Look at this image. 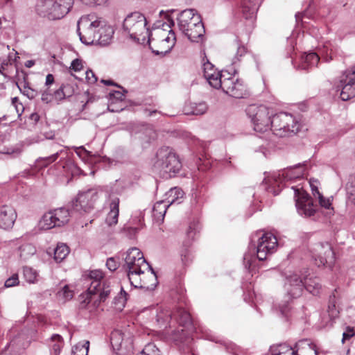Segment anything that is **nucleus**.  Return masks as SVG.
I'll return each instance as SVG.
<instances>
[{
    "label": "nucleus",
    "mask_w": 355,
    "mask_h": 355,
    "mask_svg": "<svg viewBox=\"0 0 355 355\" xmlns=\"http://www.w3.org/2000/svg\"><path fill=\"white\" fill-rule=\"evenodd\" d=\"M87 279L89 286L87 292L82 293L80 297V304L82 309L87 308L93 302V306L96 308L101 302H105L112 291L111 282L105 278L104 273L101 270H90Z\"/></svg>",
    "instance_id": "1"
},
{
    "label": "nucleus",
    "mask_w": 355,
    "mask_h": 355,
    "mask_svg": "<svg viewBox=\"0 0 355 355\" xmlns=\"http://www.w3.org/2000/svg\"><path fill=\"white\" fill-rule=\"evenodd\" d=\"M182 163L169 147H162L156 153L153 169L162 178L168 179L175 176L181 169Z\"/></svg>",
    "instance_id": "2"
},
{
    "label": "nucleus",
    "mask_w": 355,
    "mask_h": 355,
    "mask_svg": "<svg viewBox=\"0 0 355 355\" xmlns=\"http://www.w3.org/2000/svg\"><path fill=\"white\" fill-rule=\"evenodd\" d=\"M146 17L139 12L128 14L123 22V29L131 39L139 43H150L153 40Z\"/></svg>",
    "instance_id": "3"
},
{
    "label": "nucleus",
    "mask_w": 355,
    "mask_h": 355,
    "mask_svg": "<svg viewBox=\"0 0 355 355\" xmlns=\"http://www.w3.org/2000/svg\"><path fill=\"white\" fill-rule=\"evenodd\" d=\"M180 31L193 42H198L205 32L200 16L194 9L182 11L178 18Z\"/></svg>",
    "instance_id": "4"
},
{
    "label": "nucleus",
    "mask_w": 355,
    "mask_h": 355,
    "mask_svg": "<svg viewBox=\"0 0 355 355\" xmlns=\"http://www.w3.org/2000/svg\"><path fill=\"white\" fill-rule=\"evenodd\" d=\"M73 0H39L36 12L42 17L55 20L64 17L71 9Z\"/></svg>",
    "instance_id": "5"
},
{
    "label": "nucleus",
    "mask_w": 355,
    "mask_h": 355,
    "mask_svg": "<svg viewBox=\"0 0 355 355\" xmlns=\"http://www.w3.org/2000/svg\"><path fill=\"white\" fill-rule=\"evenodd\" d=\"M284 287L288 295L293 298L300 297L304 288H306L307 291L313 295H318L321 289V285L317 277L306 278L304 282H303L302 279L295 273L286 277Z\"/></svg>",
    "instance_id": "6"
},
{
    "label": "nucleus",
    "mask_w": 355,
    "mask_h": 355,
    "mask_svg": "<svg viewBox=\"0 0 355 355\" xmlns=\"http://www.w3.org/2000/svg\"><path fill=\"white\" fill-rule=\"evenodd\" d=\"M103 19L94 15L82 17L78 21L77 32L80 41L87 45L96 44L98 31Z\"/></svg>",
    "instance_id": "7"
},
{
    "label": "nucleus",
    "mask_w": 355,
    "mask_h": 355,
    "mask_svg": "<svg viewBox=\"0 0 355 355\" xmlns=\"http://www.w3.org/2000/svg\"><path fill=\"white\" fill-rule=\"evenodd\" d=\"M301 128L300 121L287 112L272 115L270 129L274 135L283 137L289 133H297Z\"/></svg>",
    "instance_id": "8"
},
{
    "label": "nucleus",
    "mask_w": 355,
    "mask_h": 355,
    "mask_svg": "<svg viewBox=\"0 0 355 355\" xmlns=\"http://www.w3.org/2000/svg\"><path fill=\"white\" fill-rule=\"evenodd\" d=\"M125 263L123 266L128 272L131 284L137 282L138 274L150 268L149 263L146 261L142 252L137 248H132L126 252Z\"/></svg>",
    "instance_id": "9"
},
{
    "label": "nucleus",
    "mask_w": 355,
    "mask_h": 355,
    "mask_svg": "<svg viewBox=\"0 0 355 355\" xmlns=\"http://www.w3.org/2000/svg\"><path fill=\"white\" fill-rule=\"evenodd\" d=\"M269 239L268 247L263 244L257 243V246L250 247L248 251L243 256V264L245 268L252 270L255 267L257 261H264L268 256L273 254L277 248V239L276 237Z\"/></svg>",
    "instance_id": "10"
},
{
    "label": "nucleus",
    "mask_w": 355,
    "mask_h": 355,
    "mask_svg": "<svg viewBox=\"0 0 355 355\" xmlns=\"http://www.w3.org/2000/svg\"><path fill=\"white\" fill-rule=\"evenodd\" d=\"M246 113L256 132H264L270 129L272 113L268 107L263 105H250L247 107Z\"/></svg>",
    "instance_id": "11"
},
{
    "label": "nucleus",
    "mask_w": 355,
    "mask_h": 355,
    "mask_svg": "<svg viewBox=\"0 0 355 355\" xmlns=\"http://www.w3.org/2000/svg\"><path fill=\"white\" fill-rule=\"evenodd\" d=\"M307 167L306 162L298 164L288 168L278 174H274L271 179L268 180L271 184H276L278 185V189H275L272 185L269 186L268 192L272 193L275 196L278 195L280 192V184L285 180H293L303 178L307 173Z\"/></svg>",
    "instance_id": "12"
},
{
    "label": "nucleus",
    "mask_w": 355,
    "mask_h": 355,
    "mask_svg": "<svg viewBox=\"0 0 355 355\" xmlns=\"http://www.w3.org/2000/svg\"><path fill=\"white\" fill-rule=\"evenodd\" d=\"M294 198L297 212L301 216L309 217L313 216L316 210V206L309 194L302 188H294Z\"/></svg>",
    "instance_id": "13"
},
{
    "label": "nucleus",
    "mask_w": 355,
    "mask_h": 355,
    "mask_svg": "<svg viewBox=\"0 0 355 355\" xmlns=\"http://www.w3.org/2000/svg\"><path fill=\"white\" fill-rule=\"evenodd\" d=\"M313 258L318 266L331 267L335 261V254L329 243L315 244L313 249Z\"/></svg>",
    "instance_id": "14"
},
{
    "label": "nucleus",
    "mask_w": 355,
    "mask_h": 355,
    "mask_svg": "<svg viewBox=\"0 0 355 355\" xmlns=\"http://www.w3.org/2000/svg\"><path fill=\"white\" fill-rule=\"evenodd\" d=\"M220 83L214 88H221L223 91L230 96L240 98L245 94V87L241 81L234 77H225L224 74L220 80Z\"/></svg>",
    "instance_id": "15"
},
{
    "label": "nucleus",
    "mask_w": 355,
    "mask_h": 355,
    "mask_svg": "<svg viewBox=\"0 0 355 355\" xmlns=\"http://www.w3.org/2000/svg\"><path fill=\"white\" fill-rule=\"evenodd\" d=\"M97 198L98 192L95 189H88L85 192L79 193L76 199L72 201V207L78 212H88L93 209Z\"/></svg>",
    "instance_id": "16"
},
{
    "label": "nucleus",
    "mask_w": 355,
    "mask_h": 355,
    "mask_svg": "<svg viewBox=\"0 0 355 355\" xmlns=\"http://www.w3.org/2000/svg\"><path fill=\"white\" fill-rule=\"evenodd\" d=\"M157 275L150 265L149 269L138 274L137 282H134L132 285L135 287H140L151 291L157 286Z\"/></svg>",
    "instance_id": "17"
},
{
    "label": "nucleus",
    "mask_w": 355,
    "mask_h": 355,
    "mask_svg": "<svg viewBox=\"0 0 355 355\" xmlns=\"http://www.w3.org/2000/svg\"><path fill=\"white\" fill-rule=\"evenodd\" d=\"M337 91L340 90V96L343 101H347L355 96V82L352 78L341 75L336 85Z\"/></svg>",
    "instance_id": "18"
},
{
    "label": "nucleus",
    "mask_w": 355,
    "mask_h": 355,
    "mask_svg": "<svg viewBox=\"0 0 355 355\" xmlns=\"http://www.w3.org/2000/svg\"><path fill=\"white\" fill-rule=\"evenodd\" d=\"M17 214L12 207L4 205L0 207V227L9 230L14 225Z\"/></svg>",
    "instance_id": "19"
},
{
    "label": "nucleus",
    "mask_w": 355,
    "mask_h": 355,
    "mask_svg": "<svg viewBox=\"0 0 355 355\" xmlns=\"http://www.w3.org/2000/svg\"><path fill=\"white\" fill-rule=\"evenodd\" d=\"M203 73L209 84L213 87H216L220 83V80L224 75L220 71H218L214 64L208 60L203 63Z\"/></svg>",
    "instance_id": "20"
},
{
    "label": "nucleus",
    "mask_w": 355,
    "mask_h": 355,
    "mask_svg": "<svg viewBox=\"0 0 355 355\" xmlns=\"http://www.w3.org/2000/svg\"><path fill=\"white\" fill-rule=\"evenodd\" d=\"M119 198L117 196H110L108 204L110 211L108 212L105 222L109 226L115 225L118 223L119 214Z\"/></svg>",
    "instance_id": "21"
},
{
    "label": "nucleus",
    "mask_w": 355,
    "mask_h": 355,
    "mask_svg": "<svg viewBox=\"0 0 355 355\" xmlns=\"http://www.w3.org/2000/svg\"><path fill=\"white\" fill-rule=\"evenodd\" d=\"M114 31L112 26L103 19V25L98 31V36L96 44L101 46H107L110 44L112 40Z\"/></svg>",
    "instance_id": "22"
},
{
    "label": "nucleus",
    "mask_w": 355,
    "mask_h": 355,
    "mask_svg": "<svg viewBox=\"0 0 355 355\" xmlns=\"http://www.w3.org/2000/svg\"><path fill=\"white\" fill-rule=\"evenodd\" d=\"M127 92L123 90V92L121 91H114L111 92L109 94V101H108V110L110 112H119L123 110V107L115 106L116 104L121 103L125 99V93Z\"/></svg>",
    "instance_id": "23"
},
{
    "label": "nucleus",
    "mask_w": 355,
    "mask_h": 355,
    "mask_svg": "<svg viewBox=\"0 0 355 355\" xmlns=\"http://www.w3.org/2000/svg\"><path fill=\"white\" fill-rule=\"evenodd\" d=\"M320 58L315 53H304L301 57V63L299 66L302 69H309L316 67L319 62Z\"/></svg>",
    "instance_id": "24"
},
{
    "label": "nucleus",
    "mask_w": 355,
    "mask_h": 355,
    "mask_svg": "<svg viewBox=\"0 0 355 355\" xmlns=\"http://www.w3.org/2000/svg\"><path fill=\"white\" fill-rule=\"evenodd\" d=\"M171 205L169 201H157L153 208V216L157 221H163L166 210Z\"/></svg>",
    "instance_id": "25"
},
{
    "label": "nucleus",
    "mask_w": 355,
    "mask_h": 355,
    "mask_svg": "<svg viewBox=\"0 0 355 355\" xmlns=\"http://www.w3.org/2000/svg\"><path fill=\"white\" fill-rule=\"evenodd\" d=\"M51 211L55 216L58 227L63 226L69 221L71 214L69 209L60 207Z\"/></svg>",
    "instance_id": "26"
},
{
    "label": "nucleus",
    "mask_w": 355,
    "mask_h": 355,
    "mask_svg": "<svg viewBox=\"0 0 355 355\" xmlns=\"http://www.w3.org/2000/svg\"><path fill=\"white\" fill-rule=\"evenodd\" d=\"M172 318L171 311L160 309L157 311L156 322L160 328H166Z\"/></svg>",
    "instance_id": "27"
},
{
    "label": "nucleus",
    "mask_w": 355,
    "mask_h": 355,
    "mask_svg": "<svg viewBox=\"0 0 355 355\" xmlns=\"http://www.w3.org/2000/svg\"><path fill=\"white\" fill-rule=\"evenodd\" d=\"M259 0H242L241 8L246 19L250 18L257 10Z\"/></svg>",
    "instance_id": "28"
},
{
    "label": "nucleus",
    "mask_w": 355,
    "mask_h": 355,
    "mask_svg": "<svg viewBox=\"0 0 355 355\" xmlns=\"http://www.w3.org/2000/svg\"><path fill=\"white\" fill-rule=\"evenodd\" d=\"M306 342H308L307 340H302L295 344L294 348L286 344H280L276 347H272L271 355H285L287 354V353H291L293 350L299 349L300 343Z\"/></svg>",
    "instance_id": "29"
},
{
    "label": "nucleus",
    "mask_w": 355,
    "mask_h": 355,
    "mask_svg": "<svg viewBox=\"0 0 355 355\" xmlns=\"http://www.w3.org/2000/svg\"><path fill=\"white\" fill-rule=\"evenodd\" d=\"M110 342L114 350H120L126 342L124 341V334L121 330H114L111 333Z\"/></svg>",
    "instance_id": "30"
},
{
    "label": "nucleus",
    "mask_w": 355,
    "mask_h": 355,
    "mask_svg": "<svg viewBox=\"0 0 355 355\" xmlns=\"http://www.w3.org/2000/svg\"><path fill=\"white\" fill-rule=\"evenodd\" d=\"M40 228L42 230H50L58 227L55 216L51 211L45 213L39 222Z\"/></svg>",
    "instance_id": "31"
},
{
    "label": "nucleus",
    "mask_w": 355,
    "mask_h": 355,
    "mask_svg": "<svg viewBox=\"0 0 355 355\" xmlns=\"http://www.w3.org/2000/svg\"><path fill=\"white\" fill-rule=\"evenodd\" d=\"M18 252L20 259L26 261L36 253V248L31 243H24L19 247Z\"/></svg>",
    "instance_id": "32"
},
{
    "label": "nucleus",
    "mask_w": 355,
    "mask_h": 355,
    "mask_svg": "<svg viewBox=\"0 0 355 355\" xmlns=\"http://www.w3.org/2000/svg\"><path fill=\"white\" fill-rule=\"evenodd\" d=\"M63 345L64 342L62 336L59 334H53L49 342L51 354L53 355H59Z\"/></svg>",
    "instance_id": "33"
},
{
    "label": "nucleus",
    "mask_w": 355,
    "mask_h": 355,
    "mask_svg": "<svg viewBox=\"0 0 355 355\" xmlns=\"http://www.w3.org/2000/svg\"><path fill=\"white\" fill-rule=\"evenodd\" d=\"M69 249L66 244L60 243L54 250V259L56 262H61L69 254Z\"/></svg>",
    "instance_id": "34"
},
{
    "label": "nucleus",
    "mask_w": 355,
    "mask_h": 355,
    "mask_svg": "<svg viewBox=\"0 0 355 355\" xmlns=\"http://www.w3.org/2000/svg\"><path fill=\"white\" fill-rule=\"evenodd\" d=\"M190 110L187 112V114L201 115L207 110V105L205 102L192 103L189 107Z\"/></svg>",
    "instance_id": "35"
},
{
    "label": "nucleus",
    "mask_w": 355,
    "mask_h": 355,
    "mask_svg": "<svg viewBox=\"0 0 355 355\" xmlns=\"http://www.w3.org/2000/svg\"><path fill=\"white\" fill-rule=\"evenodd\" d=\"M24 276L26 280L29 283H36L37 282L38 273L32 268L26 266L23 268Z\"/></svg>",
    "instance_id": "36"
},
{
    "label": "nucleus",
    "mask_w": 355,
    "mask_h": 355,
    "mask_svg": "<svg viewBox=\"0 0 355 355\" xmlns=\"http://www.w3.org/2000/svg\"><path fill=\"white\" fill-rule=\"evenodd\" d=\"M170 196L173 197V199L169 201L171 205L180 204V200L184 197V193L180 188L175 187L171 189L169 191Z\"/></svg>",
    "instance_id": "37"
},
{
    "label": "nucleus",
    "mask_w": 355,
    "mask_h": 355,
    "mask_svg": "<svg viewBox=\"0 0 355 355\" xmlns=\"http://www.w3.org/2000/svg\"><path fill=\"white\" fill-rule=\"evenodd\" d=\"M236 45L237 48L236 53L233 59V64H235L237 61L240 60V58L243 57L247 53L246 47L240 43L239 40H236Z\"/></svg>",
    "instance_id": "38"
},
{
    "label": "nucleus",
    "mask_w": 355,
    "mask_h": 355,
    "mask_svg": "<svg viewBox=\"0 0 355 355\" xmlns=\"http://www.w3.org/2000/svg\"><path fill=\"white\" fill-rule=\"evenodd\" d=\"M21 343V338L20 336H17L11 340L10 343L8 345V349H10L12 351H15L17 349H24L25 347V345Z\"/></svg>",
    "instance_id": "39"
},
{
    "label": "nucleus",
    "mask_w": 355,
    "mask_h": 355,
    "mask_svg": "<svg viewBox=\"0 0 355 355\" xmlns=\"http://www.w3.org/2000/svg\"><path fill=\"white\" fill-rule=\"evenodd\" d=\"M62 151V150H60V152H57V153L53 154L52 155L46 157L40 158L37 160V162L39 163H41L43 166L46 167L50 163H52V162H55L58 159L60 153H61Z\"/></svg>",
    "instance_id": "40"
},
{
    "label": "nucleus",
    "mask_w": 355,
    "mask_h": 355,
    "mask_svg": "<svg viewBox=\"0 0 355 355\" xmlns=\"http://www.w3.org/2000/svg\"><path fill=\"white\" fill-rule=\"evenodd\" d=\"M328 312L331 317L335 318L338 314V311L336 308L335 296H330L329 304L328 306Z\"/></svg>",
    "instance_id": "41"
},
{
    "label": "nucleus",
    "mask_w": 355,
    "mask_h": 355,
    "mask_svg": "<svg viewBox=\"0 0 355 355\" xmlns=\"http://www.w3.org/2000/svg\"><path fill=\"white\" fill-rule=\"evenodd\" d=\"M179 316L180 323L182 324V325H186L191 322V316L187 311L184 310L179 311Z\"/></svg>",
    "instance_id": "42"
},
{
    "label": "nucleus",
    "mask_w": 355,
    "mask_h": 355,
    "mask_svg": "<svg viewBox=\"0 0 355 355\" xmlns=\"http://www.w3.org/2000/svg\"><path fill=\"white\" fill-rule=\"evenodd\" d=\"M58 295L64 300H69L73 297V293L69 290L67 286H64L61 291L58 292Z\"/></svg>",
    "instance_id": "43"
},
{
    "label": "nucleus",
    "mask_w": 355,
    "mask_h": 355,
    "mask_svg": "<svg viewBox=\"0 0 355 355\" xmlns=\"http://www.w3.org/2000/svg\"><path fill=\"white\" fill-rule=\"evenodd\" d=\"M89 342L85 341L83 343H78L76 345L74 346L73 348L72 352L73 355H80L82 352V348H86L89 350Z\"/></svg>",
    "instance_id": "44"
},
{
    "label": "nucleus",
    "mask_w": 355,
    "mask_h": 355,
    "mask_svg": "<svg viewBox=\"0 0 355 355\" xmlns=\"http://www.w3.org/2000/svg\"><path fill=\"white\" fill-rule=\"evenodd\" d=\"M106 266L110 271H115L119 266V263L114 257H110L107 259Z\"/></svg>",
    "instance_id": "45"
},
{
    "label": "nucleus",
    "mask_w": 355,
    "mask_h": 355,
    "mask_svg": "<svg viewBox=\"0 0 355 355\" xmlns=\"http://www.w3.org/2000/svg\"><path fill=\"white\" fill-rule=\"evenodd\" d=\"M271 237H275V236L270 232L263 233L260 237H259L257 243L263 244L264 246L268 247V244L269 243V238L272 240Z\"/></svg>",
    "instance_id": "46"
},
{
    "label": "nucleus",
    "mask_w": 355,
    "mask_h": 355,
    "mask_svg": "<svg viewBox=\"0 0 355 355\" xmlns=\"http://www.w3.org/2000/svg\"><path fill=\"white\" fill-rule=\"evenodd\" d=\"M19 281L17 274L12 275L10 278L7 279L5 282V286L7 288L12 287L19 284Z\"/></svg>",
    "instance_id": "47"
},
{
    "label": "nucleus",
    "mask_w": 355,
    "mask_h": 355,
    "mask_svg": "<svg viewBox=\"0 0 355 355\" xmlns=\"http://www.w3.org/2000/svg\"><path fill=\"white\" fill-rule=\"evenodd\" d=\"M316 198L318 199L319 203L321 207H324L326 209L330 208L331 202L329 198H325L321 193H320Z\"/></svg>",
    "instance_id": "48"
},
{
    "label": "nucleus",
    "mask_w": 355,
    "mask_h": 355,
    "mask_svg": "<svg viewBox=\"0 0 355 355\" xmlns=\"http://www.w3.org/2000/svg\"><path fill=\"white\" fill-rule=\"evenodd\" d=\"M83 60L76 58L71 62L70 69L75 71H80L83 69Z\"/></svg>",
    "instance_id": "49"
},
{
    "label": "nucleus",
    "mask_w": 355,
    "mask_h": 355,
    "mask_svg": "<svg viewBox=\"0 0 355 355\" xmlns=\"http://www.w3.org/2000/svg\"><path fill=\"white\" fill-rule=\"evenodd\" d=\"M85 78L87 81L90 84H94L97 81V77L92 70H87L85 72Z\"/></svg>",
    "instance_id": "50"
},
{
    "label": "nucleus",
    "mask_w": 355,
    "mask_h": 355,
    "mask_svg": "<svg viewBox=\"0 0 355 355\" xmlns=\"http://www.w3.org/2000/svg\"><path fill=\"white\" fill-rule=\"evenodd\" d=\"M355 335V334L354 333V330L352 328H351L350 327H347L346 328V331H345L343 334V339H342V343H344L345 342V340L351 338L352 337H353Z\"/></svg>",
    "instance_id": "51"
},
{
    "label": "nucleus",
    "mask_w": 355,
    "mask_h": 355,
    "mask_svg": "<svg viewBox=\"0 0 355 355\" xmlns=\"http://www.w3.org/2000/svg\"><path fill=\"white\" fill-rule=\"evenodd\" d=\"M318 181L316 180H311L309 182L310 187L311 188L312 193L315 198H316L320 193L318 191L317 187Z\"/></svg>",
    "instance_id": "52"
},
{
    "label": "nucleus",
    "mask_w": 355,
    "mask_h": 355,
    "mask_svg": "<svg viewBox=\"0 0 355 355\" xmlns=\"http://www.w3.org/2000/svg\"><path fill=\"white\" fill-rule=\"evenodd\" d=\"M190 253L189 251L187 249H185L182 251L181 252V259L182 262L186 264L189 260Z\"/></svg>",
    "instance_id": "53"
},
{
    "label": "nucleus",
    "mask_w": 355,
    "mask_h": 355,
    "mask_svg": "<svg viewBox=\"0 0 355 355\" xmlns=\"http://www.w3.org/2000/svg\"><path fill=\"white\" fill-rule=\"evenodd\" d=\"M24 94L29 98H33L35 96V92L30 87H24Z\"/></svg>",
    "instance_id": "54"
},
{
    "label": "nucleus",
    "mask_w": 355,
    "mask_h": 355,
    "mask_svg": "<svg viewBox=\"0 0 355 355\" xmlns=\"http://www.w3.org/2000/svg\"><path fill=\"white\" fill-rule=\"evenodd\" d=\"M342 75L346 76H347V78H352L353 79H354L355 82V67L349 70L345 71Z\"/></svg>",
    "instance_id": "55"
},
{
    "label": "nucleus",
    "mask_w": 355,
    "mask_h": 355,
    "mask_svg": "<svg viewBox=\"0 0 355 355\" xmlns=\"http://www.w3.org/2000/svg\"><path fill=\"white\" fill-rule=\"evenodd\" d=\"M55 97L56 99H62L64 98L65 94H64L63 89L60 87L57 89L54 93Z\"/></svg>",
    "instance_id": "56"
},
{
    "label": "nucleus",
    "mask_w": 355,
    "mask_h": 355,
    "mask_svg": "<svg viewBox=\"0 0 355 355\" xmlns=\"http://www.w3.org/2000/svg\"><path fill=\"white\" fill-rule=\"evenodd\" d=\"M15 106V110L17 112V113L18 114V116H21L23 110H24V107L22 105L21 103H17V104H15V105H13Z\"/></svg>",
    "instance_id": "57"
},
{
    "label": "nucleus",
    "mask_w": 355,
    "mask_h": 355,
    "mask_svg": "<svg viewBox=\"0 0 355 355\" xmlns=\"http://www.w3.org/2000/svg\"><path fill=\"white\" fill-rule=\"evenodd\" d=\"M54 81V77L52 74H48L46 77V85H51Z\"/></svg>",
    "instance_id": "58"
},
{
    "label": "nucleus",
    "mask_w": 355,
    "mask_h": 355,
    "mask_svg": "<svg viewBox=\"0 0 355 355\" xmlns=\"http://www.w3.org/2000/svg\"><path fill=\"white\" fill-rule=\"evenodd\" d=\"M84 153L85 154L87 155L89 154V152L87 151L84 147L83 146H80V147H78L76 148V153L78 154V155H79L80 157L81 156V153Z\"/></svg>",
    "instance_id": "59"
},
{
    "label": "nucleus",
    "mask_w": 355,
    "mask_h": 355,
    "mask_svg": "<svg viewBox=\"0 0 355 355\" xmlns=\"http://www.w3.org/2000/svg\"><path fill=\"white\" fill-rule=\"evenodd\" d=\"M18 55V53L16 51L15 53V58H13V55H12V53H9L8 55V60L10 61L11 62V61H15L17 60V58H19V57L17 56Z\"/></svg>",
    "instance_id": "60"
},
{
    "label": "nucleus",
    "mask_w": 355,
    "mask_h": 355,
    "mask_svg": "<svg viewBox=\"0 0 355 355\" xmlns=\"http://www.w3.org/2000/svg\"><path fill=\"white\" fill-rule=\"evenodd\" d=\"M3 153L11 155V154H15L16 155H19L21 153V150L19 149L12 150V151H6L3 152Z\"/></svg>",
    "instance_id": "61"
},
{
    "label": "nucleus",
    "mask_w": 355,
    "mask_h": 355,
    "mask_svg": "<svg viewBox=\"0 0 355 355\" xmlns=\"http://www.w3.org/2000/svg\"><path fill=\"white\" fill-rule=\"evenodd\" d=\"M42 100L46 103L49 101V94L46 91L42 94Z\"/></svg>",
    "instance_id": "62"
},
{
    "label": "nucleus",
    "mask_w": 355,
    "mask_h": 355,
    "mask_svg": "<svg viewBox=\"0 0 355 355\" xmlns=\"http://www.w3.org/2000/svg\"><path fill=\"white\" fill-rule=\"evenodd\" d=\"M9 63L11 64V62L10 61H8V60H3V62L1 64V68L0 69V73H2V70H4L5 67L8 66Z\"/></svg>",
    "instance_id": "63"
},
{
    "label": "nucleus",
    "mask_w": 355,
    "mask_h": 355,
    "mask_svg": "<svg viewBox=\"0 0 355 355\" xmlns=\"http://www.w3.org/2000/svg\"><path fill=\"white\" fill-rule=\"evenodd\" d=\"M35 64V62L33 60H27L25 63V66L28 68L32 67Z\"/></svg>",
    "instance_id": "64"
}]
</instances>
